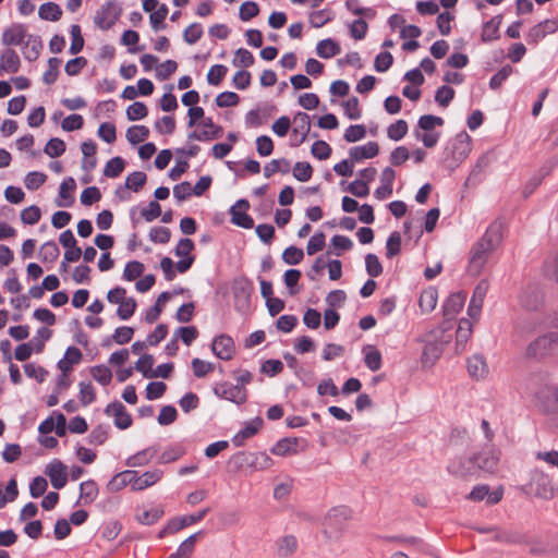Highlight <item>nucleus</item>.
<instances>
[{
	"label": "nucleus",
	"mask_w": 558,
	"mask_h": 558,
	"mask_svg": "<svg viewBox=\"0 0 558 558\" xmlns=\"http://www.w3.org/2000/svg\"><path fill=\"white\" fill-rule=\"evenodd\" d=\"M298 548L296 538L292 535H287L276 542V551L279 557H289L295 553Z\"/></svg>",
	"instance_id": "nucleus-34"
},
{
	"label": "nucleus",
	"mask_w": 558,
	"mask_h": 558,
	"mask_svg": "<svg viewBox=\"0 0 558 558\" xmlns=\"http://www.w3.org/2000/svg\"><path fill=\"white\" fill-rule=\"evenodd\" d=\"M168 15V7L162 4L157 10L151 11L149 15V23L154 31H160L165 28V20Z\"/></svg>",
	"instance_id": "nucleus-41"
},
{
	"label": "nucleus",
	"mask_w": 558,
	"mask_h": 558,
	"mask_svg": "<svg viewBox=\"0 0 558 558\" xmlns=\"http://www.w3.org/2000/svg\"><path fill=\"white\" fill-rule=\"evenodd\" d=\"M167 386L163 381H150L146 386L145 395L148 400H156L163 396Z\"/></svg>",
	"instance_id": "nucleus-62"
},
{
	"label": "nucleus",
	"mask_w": 558,
	"mask_h": 558,
	"mask_svg": "<svg viewBox=\"0 0 558 558\" xmlns=\"http://www.w3.org/2000/svg\"><path fill=\"white\" fill-rule=\"evenodd\" d=\"M208 509H203L194 514L183 515L179 518H174L168 522V524L160 530L158 533V537L162 538L167 534H174L179 532L180 530L184 529L185 526L192 525L196 522H199L205 518L207 514Z\"/></svg>",
	"instance_id": "nucleus-6"
},
{
	"label": "nucleus",
	"mask_w": 558,
	"mask_h": 558,
	"mask_svg": "<svg viewBox=\"0 0 558 558\" xmlns=\"http://www.w3.org/2000/svg\"><path fill=\"white\" fill-rule=\"evenodd\" d=\"M365 268L366 272L372 277L376 278L381 275L383 266L375 254H367L365 256Z\"/></svg>",
	"instance_id": "nucleus-58"
},
{
	"label": "nucleus",
	"mask_w": 558,
	"mask_h": 558,
	"mask_svg": "<svg viewBox=\"0 0 558 558\" xmlns=\"http://www.w3.org/2000/svg\"><path fill=\"white\" fill-rule=\"evenodd\" d=\"M304 257L303 250L296 246H289L282 253V259L288 265H298Z\"/></svg>",
	"instance_id": "nucleus-57"
},
{
	"label": "nucleus",
	"mask_w": 558,
	"mask_h": 558,
	"mask_svg": "<svg viewBox=\"0 0 558 558\" xmlns=\"http://www.w3.org/2000/svg\"><path fill=\"white\" fill-rule=\"evenodd\" d=\"M211 351L218 359L230 361L235 354L234 341L229 335H218L213 339Z\"/></svg>",
	"instance_id": "nucleus-11"
},
{
	"label": "nucleus",
	"mask_w": 558,
	"mask_h": 558,
	"mask_svg": "<svg viewBox=\"0 0 558 558\" xmlns=\"http://www.w3.org/2000/svg\"><path fill=\"white\" fill-rule=\"evenodd\" d=\"M531 324L530 331L537 328H558V313H544ZM556 347H558V331H551L531 341L526 347L525 355L529 359L542 360L549 356Z\"/></svg>",
	"instance_id": "nucleus-1"
},
{
	"label": "nucleus",
	"mask_w": 558,
	"mask_h": 558,
	"mask_svg": "<svg viewBox=\"0 0 558 558\" xmlns=\"http://www.w3.org/2000/svg\"><path fill=\"white\" fill-rule=\"evenodd\" d=\"M47 175L39 171L28 172L24 179V184L27 190L35 191L46 182Z\"/></svg>",
	"instance_id": "nucleus-50"
},
{
	"label": "nucleus",
	"mask_w": 558,
	"mask_h": 558,
	"mask_svg": "<svg viewBox=\"0 0 558 558\" xmlns=\"http://www.w3.org/2000/svg\"><path fill=\"white\" fill-rule=\"evenodd\" d=\"M59 254V247L53 241L44 243L39 250V256L43 262L53 263L58 258Z\"/></svg>",
	"instance_id": "nucleus-43"
},
{
	"label": "nucleus",
	"mask_w": 558,
	"mask_h": 558,
	"mask_svg": "<svg viewBox=\"0 0 558 558\" xmlns=\"http://www.w3.org/2000/svg\"><path fill=\"white\" fill-rule=\"evenodd\" d=\"M520 305L526 312L538 313L544 308V293L535 286H529L520 294Z\"/></svg>",
	"instance_id": "nucleus-5"
},
{
	"label": "nucleus",
	"mask_w": 558,
	"mask_h": 558,
	"mask_svg": "<svg viewBox=\"0 0 558 558\" xmlns=\"http://www.w3.org/2000/svg\"><path fill=\"white\" fill-rule=\"evenodd\" d=\"M151 365H153V356L147 355V354H142V375L144 377L167 378L173 368V365L171 363H163V364L158 365L154 371H151L150 369Z\"/></svg>",
	"instance_id": "nucleus-18"
},
{
	"label": "nucleus",
	"mask_w": 558,
	"mask_h": 558,
	"mask_svg": "<svg viewBox=\"0 0 558 558\" xmlns=\"http://www.w3.org/2000/svg\"><path fill=\"white\" fill-rule=\"evenodd\" d=\"M466 300L463 292H456L450 294L442 305V312L446 319H453L457 314L462 310Z\"/></svg>",
	"instance_id": "nucleus-21"
},
{
	"label": "nucleus",
	"mask_w": 558,
	"mask_h": 558,
	"mask_svg": "<svg viewBox=\"0 0 558 558\" xmlns=\"http://www.w3.org/2000/svg\"><path fill=\"white\" fill-rule=\"evenodd\" d=\"M345 8L354 15H361L368 19H373L376 15V11L373 8L362 7L359 0H347Z\"/></svg>",
	"instance_id": "nucleus-48"
},
{
	"label": "nucleus",
	"mask_w": 558,
	"mask_h": 558,
	"mask_svg": "<svg viewBox=\"0 0 558 558\" xmlns=\"http://www.w3.org/2000/svg\"><path fill=\"white\" fill-rule=\"evenodd\" d=\"M49 157H59L65 151V143L57 137L50 138L44 148Z\"/></svg>",
	"instance_id": "nucleus-54"
},
{
	"label": "nucleus",
	"mask_w": 558,
	"mask_h": 558,
	"mask_svg": "<svg viewBox=\"0 0 558 558\" xmlns=\"http://www.w3.org/2000/svg\"><path fill=\"white\" fill-rule=\"evenodd\" d=\"M379 153V146L376 142H368L361 146L351 147L349 150V157L354 163L360 162L363 159L374 158Z\"/></svg>",
	"instance_id": "nucleus-24"
},
{
	"label": "nucleus",
	"mask_w": 558,
	"mask_h": 558,
	"mask_svg": "<svg viewBox=\"0 0 558 558\" xmlns=\"http://www.w3.org/2000/svg\"><path fill=\"white\" fill-rule=\"evenodd\" d=\"M250 208L248 201L242 198L239 199L234 205L230 208L231 222L238 227L244 229H251L254 227L253 218L247 215V210Z\"/></svg>",
	"instance_id": "nucleus-12"
},
{
	"label": "nucleus",
	"mask_w": 558,
	"mask_h": 558,
	"mask_svg": "<svg viewBox=\"0 0 558 558\" xmlns=\"http://www.w3.org/2000/svg\"><path fill=\"white\" fill-rule=\"evenodd\" d=\"M124 169V161L120 157H113L111 158L104 170V174L108 178H116L118 177Z\"/></svg>",
	"instance_id": "nucleus-61"
},
{
	"label": "nucleus",
	"mask_w": 558,
	"mask_h": 558,
	"mask_svg": "<svg viewBox=\"0 0 558 558\" xmlns=\"http://www.w3.org/2000/svg\"><path fill=\"white\" fill-rule=\"evenodd\" d=\"M254 61L255 59L251 51L244 48H239L235 51L232 63L235 66L250 68L254 64Z\"/></svg>",
	"instance_id": "nucleus-49"
},
{
	"label": "nucleus",
	"mask_w": 558,
	"mask_h": 558,
	"mask_svg": "<svg viewBox=\"0 0 558 558\" xmlns=\"http://www.w3.org/2000/svg\"><path fill=\"white\" fill-rule=\"evenodd\" d=\"M120 14V9L114 3L102 7L95 16V24L101 29H109L114 25Z\"/></svg>",
	"instance_id": "nucleus-16"
},
{
	"label": "nucleus",
	"mask_w": 558,
	"mask_h": 558,
	"mask_svg": "<svg viewBox=\"0 0 558 558\" xmlns=\"http://www.w3.org/2000/svg\"><path fill=\"white\" fill-rule=\"evenodd\" d=\"M471 137L466 132H460L452 142V155L456 160H463L471 151Z\"/></svg>",
	"instance_id": "nucleus-25"
},
{
	"label": "nucleus",
	"mask_w": 558,
	"mask_h": 558,
	"mask_svg": "<svg viewBox=\"0 0 558 558\" xmlns=\"http://www.w3.org/2000/svg\"><path fill=\"white\" fill-rule=\"evenodd\" d=\"M468 372L476 380L485 378L488 374V366L482 355H473L468 360Z\"/></svg>",
	"instance_id": "nucleus-26"
},
{
	"label": "nucleus",
	"mask_w": 558,
	"mask_h": 558,
	"mask_svg": "<svg viewBox=\"0 0 558 558\" xmlns=\"http://www.w3.org/2000/svg\"><path fill=\"white\" fill-rule=\"evenodd\" d=\"M38 15L41 20L56 22L61 19L62 10L54 2H46L39 7Z\"/></svg>",
	"instance_id": "nucleus-37"
},
{
	"label": "nucleus",
	"mask_w": 558,
	"mask_h": 558,
	"mask_svg": "<svg viewBox=\"0 0 558 558\" xmlns=\"http://www.w3.org/2000/svg\"><path fill=\"white\" fill-rule=\"evenodd\" d=\"M264 424L263 418L255 417L250 422H246L244 427L233 437V442L240 446L244 439L253 437L262 428Z\"/></svg>",
	"instance_id": "nucleus-27"
},
{
	"label": "nucleus",
	"mask_w": 558,
	"mask_h": 558,
	"mask_svg": "<svg viewBox=\"0 0 558 558\" xmlns=\"http://www.w3.org/2000/svg\"><path fill=\"white\" fill-rule=\"evenodd\" d=\"M401 251V235L399 232L393 231L386 243V255L388 258H392L398 255Z\"/></svg>",
	"instance_id": "nucleus-55"
},
{
	"label": "nucleus",
	"mask_w": 558,
	"mask_h": 558,
	"mask_svg": "<svg viewBox=\"0 0 558 558\" xmlns=\"http://www.w3.org/2000/svg\"><path fill=\"white\" fill-rule=\"evenodd\" d=\"M228 68L223 64L213 65L207 73V82L209 85L218 86L225 78Z\"/></svg>",
	"instance_id": "nucleus-45"
},
{
	"label": "nucleus",
	"mask_w": 558,
	"mask_h": 558,
	"mask_svg": "<svg viewBox=\"0 0 558 558\" xmlns=\"http://www.w3.org/2000/svg\"><path fill=\"white\" fill-rule=\"evenodd\" d=\"M340 51L339 44L331 38L323 39L316 46V53L324 59H330L339 54Z\"/></svg>",
	"instance_id": "nucleus-32"
},
{
	"label": "nucleus",
	"mask_w": 558,
	"mask_h": 558,
	"mask_svg": "<svg viewBox=\"0 0 558 558\" xmlns=\"http://www.w3.org/2000/svg\"><path fill=\"white\" fill-rule=\"evenodd\" d=\"M290 169V162L289 160L281 158V159H272L270 162H268L264 167V175L266 178H270L276 172H282L287 173Z\"/></svg>",
	"instance_id": "nucleus-42"
},
{
	"label": "nucleus",
	"mask_w": 558,
	"mask_h": 558,
	"mask_svg": "<svg viewBox=\"0 0 558 558\" xmlns=\"http://www.w3.org/2000/svg\"><path fill=\"white\" fill-rule=\"evenodd\" d=\"M82 352L76 347H69L63 359L58 362V367L62 373H70L72 366L82 361Z\"/></svg>",
	"instance_id": "nucleus-28"
},
{
	"label": "nucleus",
	"mask_w": 558,
	"mask_h": 558,
	"mask_svg": "<svg viewBox=\"0 0 558 558\" xmlns=\"http://www.w3.org/2000/svg\"><path fill=\"white\" fill-rule=\"evenodd\" d=\"M500 23L501 20L499 16H495L484 23L481 34V38L484 43L496 40L499 37Z\"/></svg>",
	"instance_id": "nucleus-35"
},
{
	"label": "nucleus",
	"mask_w": 558,
	"mask_h": 558,
	"mask_svg": "<svg viewBox=\"0 0 558 558\" xmlns=\"http://www.w3.org/2000/svg\"><path fill=\"white\" fill-rule=\"evenodd\" d=\"M448 471L450 474L466 477L472 476L477 472V466L474 461V457L457 458L448 464Z\"/></svg>",
	"instance_id": "nucleus-14"
},
{
	"label": "nucleus",
	"mask_w": 558,
	"mask_h": 558,
	"mask_svg": "<svg viewBox=\"0 0 558 558\" xmlns=\"http://www.w3.org/2000/svg\"><path fill=\"white\" fill-rule=\"evenodd\" d=\"M76 183L73 178L69 177L62 181L59 189V197L64 202H57L59 207H68L73 203L72 193L75 191Z\"/></svg>",
	"instance_id": "nucleus-31"
},
{
	"label": "nucleus",
	"mask_w": 558,
	"mask_h": 558,
	"mask_svg": "<svg viewBox=\"0 0 558 558\" xmlns=\"http://www.w3.org/2000/svg\"><path fill=\"white\" fill-rule=\"evenodd\" d=\"M408 132V123L404 120H397L387 129V136L392 141L402 140Z\"/></svg>",
	"instance_id": "nucleus-44"
},
{
	"label": "nucleus",
	"mask_w": 558,
	"mask_h": 558,
	"mask_svg": "<svg viewBox=\"0 0 558 558\" xmlns=\"http://www.w3.org/2000/svg\"><path fill=\"white\" fill-rule=\"evenodd\" d=\"M252 290L253 287L248 280H235L233 287V294L235 299V307L238 310H245L248 306Z\"/></svg>",
	"instance_id": "nucleus-20"
},
{
	"label": "nucleus",
	"mask_w": 558,
	"mask_h": 558,
	"mask_svg": "<svg viewBox=\"0 0 558 558\" xmlns=\"http://www.w3.org/2000/svg\"><path fill=\"white\" fill-rule=\"evenodd\" d=\"M349 517L350 510L347 507H337L331 509L325 518L324 532L329 537L336 536Z\"/></svg>",
	"instance_id": "nucleus-7"
},
{
	"label": "nucleus",
	"mask_w": 558,
	"mask_h": 558,
	"mask_svg": "<svg viewBox=\"0 0 558 558\" xmlns=\"http://www.w3.org/2000/svg\"><path fill=\"white\" fill-rule=\"evenodd\" d=\"M292 123V133L295 136V142L292 145L299 146L305 142L311 131V118L305 112H298L293 117Z\"/></svg>",
	"instance_id": "nucleus-15"
},
{
	"label": "nucleus",
	"mask_w": 558,
	"mask_h": 558,
	"mask_svg": "<svg viewBox=\"0 0 558 558\" xmlns=\"http://www.w3.org/2000/svg\"><path fill=\"white\" fill-rule=\"evenodd\" d=\"M170 296H171V294L169 292H162V293L159 294V296L156 300L155 305L151 306L146 312V320L148 323H154L155 320L158 319V317H159V315H160V313L162 311L163 305L170 299Z\"/></svg>",
	"instance_id": "nucleus-40"
},
{
	"label": "nucleus",
	"mask_w": 558,
	"mask_h": 558,
	"mask_svg": "<svg viewBox=\"0 0 558 558\" xmlns=\"http://www.w3.org/2000/svg\"><path fill=\"white\" fill-rule=\"evenodd\" d=\"M475 464L478 470H483L488 473H494L499 462V454L496 450L489 449L481 452L477 456H473Z\"/></svg>",
	"instance_id": "nucleus-22"
},
{
	"label": "nucleus",
	"mask_w": 558,
	"mask_h": 558,
	"mask_svg": "<svg viewBox=\"0 0 558 558\" xmlns=\"http://www.w3.org/2000/svg\"><path fill=\"white\" fill-rule=\"evenodd\" d=\"M332 20L331 12L329 10L323 9L311 13L310 23L313 27L319 28L324 26L326 23Z\"/></svg>",
	"instance_id": "nucleus-64"
},
{
	"label": "nucleus",
	"mask_w": 558,
	"mask_h": 558,
	"mask_svg": "<svg viewBox=\"0 0 558 558\" xmlns=\"http://www.w3.org/2000/svg\"><path fill=\"white\" fill-rule=\"evenodd\" d=\"M177 68L178 64L175 61L167 60L156 65L155 75L160 81L167 80L171 74L175 72Z\"/></svg>",
	"instance_id": "nucleus-53"
},
{
	"label": "nucleus",
	"mask_w": 558,
	"mask_h": 558,
	"mask_svg": "<svg viewBox=\"0 0 558 558\" xmlns=\"http://www.w3.org/2000/svg\"><path fill=\"white\" fill-rule=\"evenodd\" d=\"M558 31V20L550 19L539 22L529 29L525 39L530 45H537L547 35L554 34Z\"/></svg>",
	"instance_id": "nucleus-10"
},
{
	"label": "nucleus",
	"mask_w": 558,
	"mask_h": 558,
	"mask_svg": "<svg viewBox=\"0 0 558 558\" xmlns=\"http://www.w3.org/2000/svg\"><path fill=\"white\" fill-rule=\"evenodd\" d=\"M450 339L451 336L447 335L441 327L435 328L420 338L418 341L424 343L421 356L422 366L432 367L442 354L444 347L449 343Z\"/></svg>",
	"instance_id": "nucleus-3"
},
{
	"label": "nucleus",
	"mask_w": 558,
	"mask_h": 558,
	"mask_svg": "<svg viewBox=\"0 0 558 558\" xmlns=\"http://www.w3.org/2000/svg\"><path fill=\"white\" fill-rule=\"evenodd\" d=\"M20 69L19 54L12 50L7 49L0 58V73H16Z\"/></svg>",
	"instance_id": "nucleus-29"
},
{
	"label": "nucleus",
	"mask_w": 558,
	"mask_h": 558,
	"mask_svg": "<svg viewBox=\"0 0 558 558\" xmlns=\"http://www.w3.org/2000/svg\"><path fill=\"white\" fill-rule=\"evenodd\" d=\"M536 400L546 413H558V386L541 387L536 392Z\"/></svg>",
	"instance_id": "nucleus-9"
},
{
	"label": "nucleus",
	"mask_w": 558,
	"mask_h": 558,
	"mask_svg": "<svg viewBox=\"0 0 558 558\" xmlns=\"http://www.w3.org/2000/svg\"><path fill=\"white\" fill-rule=\"evenodd\" d=\"M46 475L50 478L51 485L56 489H61L66 484V468L60 460L51 461L45 471Z\"/></svg>",
	"instance_id": "nucleus-17"
},
{
	"label": "nucleus",
	"mask_w": 558,
	"mask_h": 558,
	"mask_svg": "<svg viewBox=\"0 0 558 558\" xmlns=\"http://www.w3.org/2000/svg\"><path fill=\"white\" fill-rule=\"evenodd\" d=\"M155 129L160 134H172L175 130V120L171 116H163L155 122Z\"/></svg>",
	"instance_id": "nucleus-63"
},
{
	"label": "nucleus",
	"mask_w": 558,
	"mask_h": 558,
	"mask_svg": "<svg viewBox=\"0 0 558 558\" xmlns=\"http://www.w3.org/2000/svg\"><path fill=\"white\" fill-rule=\"evenodd\" d=\"M444 124V119L440 117L425 114L420 117L417 121L418 129L423 131H434L436 126H441Z\"/></svg>",
	"instance_id": "nucleus-59"
},
{
	"label": "nucleus",
	"mask_w": 558,
	"mask_h": 558,
	"mask_svg": "<svg viewBox=\"0 0 558 558\" xmlns=\"http://www.w3.org/2000/svg\"><path fill=\"white\" fill-rule=\"evenodd\" d=\"M368 29V25L365 20L357 19L349 24V33L355 40H362L365 38Z\"/></svg>",
	"instance_id": "nucleus-52"
},
{
	"label": "nucleus",
	"mask_w": 558,
	"mask_h": 558,
	"mask_svg": "<svg viewBox=\"0 0 558 558\" xmlns=\"http://www.w3.org/2000/svg\"><path fill=\"white\" fill-rule=\"evenodd\" d=\"M472 333V323L466 319L462 318L459 322L458 330H457V337H456V345L457 350L462 351L464 349V345Z\"/></svg>",
	"instance_id": "nucleus-38"
},
{
	"label": "nucleus",
	"mask_w": 558,
	"mask_h": 558,
	"mask_svg": "<svg viewBox=\"0 0 558 558\" xmlns=\"http://www.w3.org/2000/svg\"><path fill=\"white\" fill-rule=\"evenodd\" d=\"M175 339L181 338L185 345L191 343L198 337V330L195 326L179 327L174 332Z\"/></svg>",
	"instance_id": "nucleus-56"
},
{
	"label": "nucleus",
	"mask_w": 558,
	"mask_h": 558,
	"mask_svg": "<svg viewBox=\"0 0 558 558\" xmlns=\"http://www.w3.org/2000/svg\"><path fill=\"white\" fill-rule=\"evenodd\" d=\"M28 37L26 28L22 24H14L7 28L2 34V44L5 46H21L25 44V38Z\"/></svg>",
	"instance_id": "nucleus-23"
},
{
	"label": "nucleus",
	"mask_w": 558,
	"mask_h": 558,
	"mask_svg": "<svg viewBox=\"0 0 558 558\" xmlns=\"http://www.w3.org/2000/svg\"><path fill=\"white\" fill-rule=\"evenodd\" d=\"M106 414L113 417L116 426L121 429H125L132 424L131 415L126 412L125 407L119 401L108 404L106 408Z\"/></svg>",
	"instance_id": "nucleus-19"
},
{
	"label": "nucleus",
	"mask_w": 558,
	"mask_h": 558,
	"mask_svg": "<svg viewBox=\"0 0 558 558\" xmlns=\"http://www.w3.org/2000/svg\"><path fill=\"white\" fill-rule=\"evenodd\" d=\"M558 165V158L547 161L539 170V174L533 177L525 186V193L531 194L542 182L543 178L548 175L550 171Z\"/></svg>",
	"instance_id": "nucleus-33"
},
{
	"label": "nucleus",
	"mask_w": 558,
	"mask_h": 558,
	"mask_svg": "<svg viewBox=\"0 0 558 558\" xmlns=\"http://www.w3.org/2000/svg\"><path fill=\"white\" fill-rule=\"evenodd\" d=\"M130 486L132 490L140 489L137 472L126 470L114 475L107 484V488L110 492H119L122 488Z\"/></svg>",
	"instance_id": "nucleus-13"
},
{
	"label": "nucleus",
	"mask_w": 558,
	"mask_h": 558,
	"mask_svg": "<svg viewBox=\"0 0 558 558\" xmlns=\"http://www.w3.org/2000/svg\"><path fill=\"white\" fill-rule=\"evenodd\" d=\"M41 48L40 39L36 36L29 35L24 46V56L28 60H34L39 56Z\"/></svg>",
	"instance_id": "nucleus-47"
},
{
	"label": "nucleus",
	"mask_w": 558,
	"mask_h": 558,
	"mask_svg": "<svg viewBox=\"0 0 558 558\" xmlns=\"http://www.w3.org/2000/svg\"><path fill=\"white\" fill-rule=\"evenodd\" d=\"M313 168L308 162L298 161L293 167V177L300 182H306L312 178Z\"/></svg>",
	"instance_id": "nucleus-51"
},
{
	"label": "nucleus",
	"mask_w": 558,
	"mask_h": 558,
	"mask_svg": "<svg viewBox=\"0 0 558 558\" xmlns=\"http://www.w3.org/2000/svg\"><path fill=\"white\" fill-rule=\"evenodd\" d=\"M203 35V27L199 23L189 25L183 32L184 41L189 45L197 43Z\"/></svg>",
	"instance_id": "nucleus-60"
},
{
	"label": "nucleus",
	"mask_w": 558,
	"mask_h": 558,
	"mask_svg": "<svg viewBox=\"0 0 558 558\" xmlns=\"http://www.w3.org/2000/svg\"><path fill=\"white\" fill-rule=\"evenodd\" d=\"M199 534L201 533L198 532L190 535L179 545L177 551L171 554L169 558H190Z\"/></svg>",
	"instance_id": "nucleus-39"
},
{
	"label": "nucleus",
	"mask_w": 558,
	"mask_h": 558,
	"mask_svg": "<svg viewBox=\"0 0 558 558\" xmlns=\"http://www.w3.org/2000/svg\"><path fill=\"white\" fill-rule=\"evenodd\" d=\"M438 301V292L435 288H427L422 291L418 299V306L423 313H430L435 310Z\"/></svg>",
	"instance_id": "nucleus-30"
},
{
	"label": "nucleus",
	"mask_w": 558,
	"mask_h": 558,
	"mask_svg": "<svg viewBox=\"0 0 558 558\" xmlns=\"http://www.w3.org/2000/svg\"><path fill=\"white\" fill-rule=\"evenodd\" d=\"M526 495H533L537 498L549 500L555 496V486L548 474L542 470L534 469L530 472L527 484L520 487Z\"/></svg>",
	"instance_id": "nucleus-4"
},
{
	"label": "nucleus",
	"mask_w": 558,
	"mask_h": 558,
	"mask_svg": "<svg viewBox=\"0 0 558 558\" xmlns=\"http://www.w3.org/2000/svg\"><path fill=\"white\" fill-rule=\"evenodd\" d=\"M501 240V223H492L485 234L473 245L468 270L472 276H478L488 260L490 253Z\"/></svg>",
	"instance_id": "nucleus-2"
},
{
	"label": "nucleus",
	"mask_w": 558,
	"mask_h": 558,
	"mask_svg": "<svg viewBox=\"0 0 558 558\" xmlns=\"http://www.w3.org/2000/svg\"><path fill=\"white\" fill-rule=\"evenodd\" d=\"M71 34V46H70V53L77 54L82 51L84 47V38L81 33V27L76 24L71 26L70 29Z\"/></svg>",
	"instance_id": "nucleus-46"
},
{
	"label": "nucleus",
	"mask_w": 558,
	"mask_h": 558,
	"mask_svg": "<svg viewBox=\"0 0 558 558\" xmlns=\"http://www.w3.org/2000/svg\"><path fill=\"white\" fill-rule=\"evenodd\" d=\"M214 393L225 400L236 404H242L247 399L246 389L240 385H231L229 383L217 384L214 387Z\"/></svg>",
	"instance_id": "nucleus-8"
},
{
	"label": "nucleus",
	"mask_w": 558,
	"mask_h": 558,
	"mask_svg": "<svg viewBox=\"0 0 558 558\" xmlns=\"http://www.w3.org/2000/svg\"><path fill=\"white\" fill-rule=\"evenodd\" d=\"M298 439L283 438L277 441L271 448V452L279 457L296 453Z\"/></svg>",
	"instance_id": "nucleus-36"
}]
</instances>
